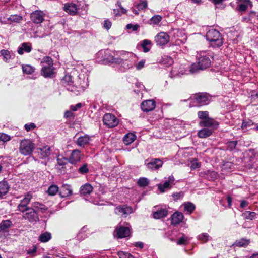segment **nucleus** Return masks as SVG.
Returning <instances> with one entry per match:
<instances>
[{
    "label": "nucleus",
    "mask_w": 258,
    "mask_h": 258,
    "mask_svg": "<svg viewBox=\"0 0 258 258\" xmlns=\"http://www.w3.org/2000/svg\"><path fill=\"white\" fill-rule=\"evenodd\" d=\"M22 68L23 72L26 74H31L35 71V68L34 67L28 64L22 65Z\"/></svg>",
    "instance_id": "nucleus-41"
},
{
    "label": "nucleus",
    "mask_w": 258,
    "mask_h": 258,
    "mask_svg": "<svg viewBox=\"0 0 258 258\" xmlns=\"http://www.w3.org/2000/svg\"><path fill=\"white\" fill-rule=\"evenodd\" d=\"M90 140V137L88 135H85L78 138L77 144L79 146L84 147L89 143Z\"/></svg>",
    "instance_id": "nucleus-30"
},
{
    "label": "nucleus",
    "mask_w": 258,
    "mask_h": 258,
    "mask_svg": "<svg viewBox=\"0 0 258 258\" xmlns=\"http://www.w3.org/2000/svg\"><path fill=\"white\" fill-rule=\"evenodd\" d=\"M67 87V90L70 91L71 92H74V93L78 95L80 92H82L83 91H79V88H78L79 86L77 84L75 86H71V84L69 86H68Z\"/></svg>",
    "instance_id": "nucleus-48"
},
{
    "label": "nucleus",
    "mask_w": 258,
    "mask_h": 258,
    "mask_svg": "<svg viewBox=\"0 0 258 258\" xmlns=\"http://www.w3.org/2000/svg\"><path fill=\"white\" fill-rule=\"evenodd\" d=\"M171 218V224L173 225H176L182 221L184 216L181 212H176L172 215Z\"/></svg>",
    "instance_id": "nucleus-20"
},
{
    "label": "nucleus",
    "mask_w": 258,
    "mask_h": 258,
    "mask_svg": "<svg viewBox=\"0 0 258 258\" xmlns=\"http://www.w3.org/2000/svg\"><path fill=\"white\" fill-rule=\"evenodd\" d=\"M145 63V60H142L136 64V68L137 70H140L144 68Z\"/></svg>",
    "instance_id": "nucleus-63"
},
{
    "label": "nucleus",
    "mask_w": 258,
    "mask_h": 258,
    "mask_svg": "<svg viewBox=\"0 0 258 258\" xmlns=\"http://www.w3.org/2000/svg\"><path fill=\"white\" fill-rule=\"evenodd\" d=\"M168 210L166 209L161 208L153 212V216L156 219L164 218L167 215Z\"/></svg>",
    "instance_id": "nucleus-26"
},
{
    "label": "nucleus",
    "mask_w": 258,
    "mask_h": 258,
    "mask_svg": "<svg viewBox=\"0 0 258 258\" xmlns=\"http://www.w3.org/2000/svg\"><path fill=\"white\" fill-rule=\"evenodd\" d=\"M189 238L186 236L184 234H183L181 237H180L177 241V244L178 245H186L188 243Z\"/></svg>",
    "instance_id": "nucleus-46"
},
{
    "label": "nucleus",
    "mask_w": 258,
    "mask_h": 258,
    "mask_svg": "<svg viewBox=\"0 0 258 258\" xmlns=\"http://www.w3.org/2000/svg\"><path fill=\"white\" fill-rule=\"evenodd\" d=\"M250 243V241L248 239L242 238L239 240H237L234 243V245L238 247H246Z\"/></svg>",
    "instance_id": "nucleus-39"
},
{
    "label": "nucleus",
    "mask_w": 258,
    "mask_h": 258,
    "mask_svg": "<svg viewBox=\"0 0 258 258\" xmlns=\"http://www.w3.org/2000/svg\"><path fill=\"white\" fill-rule=\"evenodd\" d=\"M31 208L33 209L37 213L38 212L44 213L47 210V209L44 205L39 202L32 203Z\"/></svg>",
    "instance_id": "nucleus-24"
},
{
    "label": "nucleus",
    "mask_w": 258,
    "mask_h": 258,
    "mask_svg": "<svg viewBox=\"0 0 258 258\" xmlns=\"http://www.w3.org/2000/svg\"><path fill=\"white\" fill-rule=\"evenodd\" d=\"M190 107L201 106L208 104L210 100L207 95L199 93L192 96L190 98Z\"/></svg>",
    "instance_id": "nucleus-3"
},
{
    "label": "nucleus",
    "mask_w": 258,
    "mask_h": 258,
    "mask_svg": "<svg viewBox=\"0 0 258 258\" xmlns=\"http://www.w3.org/2000/svg\"><path fill=\"white\" fill-rule=\"evenodd\" d=\"M89 171V169L87 167V164H84L83 166H81L78 169V172L82 174H86L88 173Z\"/></svg>",
    "instance_id": "nucleus-57"
},
{
    "label": "nucleus",
    "mask_w": 258,
    "mask_h": 258,
    "mask_svg": "<svg viewBox=\"0 0 258 258\" xmlns=\"http://www.w3.org/2000/svg\"><path fill=\"white\" fill-rule=\"evenodd\" d=\"M198 239L203 242H206L210 239V236L206 233H203L198 236Z\"/></svg>",
    "instance_id": "nucleus-54"
},
{
    "label": "nucleus",
    "mask_w": 258,
    "mask_h": 258,
    "mask_svg": "<svg viewBox=\"0 0 258 258\" xmlns=\"http://www.w3.org/2000/svg\"><path fill=\"white\" fill-rule=\"evenodd\" d=\"M22 217L31 223L35 222L39 220L38 214L31 208L25 211V212L23 213Z\"/></svg>",
    "instance_id": "nucleus-8"
},
{
    "label": "nucleus",
    "mask_w": 258,
    "mask_h": 258,
    "mask_svg": "<svg viewBox=\"0 0 258 258\" xmlns=\"http://www.w3.org/2000/svg\"><path fill=\"white\" fill-rule=\"evenodd\" d=\"M72 194V190L71 186L69 185H63L60 190V195L62 197H66Z\"/></svg>",
    "instance_id": "nucleus-28"
},
{
    "label": "nucleus",
    "mask_w": 258,
    "mask_h": 258,
    "mask_svg": "<svg viewBox=\"0 0 258 258\" xmlns=\"http://www.w3.org/2000/svg\"><path fill=\"white\" fill-rule=\"evenodd\" d=\"M57 163L60 166L65 165L68 162H69V159L67 158L64 157L62 155H59L57 158Z\"/></svg>",
    "instance_id": "nucleus-51"
},
{
    "label": "nucleus",
    "mask_w": 258,
    "mask_h": 258,
    "mask_svg": "<svg viewBox=\"0 0 258 258\" xmlns=\"http://www.w3.org/2000/svg\"><path fill=\"white\" fill-rule=\"evenodd\" d=\"M141 45L143 49V51L147 52L149 51L151 48V42L149 40L145 39L141 42Z\"/></svg>",
    "instance_id": "nucleus-36"
},
{
    "label": "nucleus",
    "mask_w": 258,
    "mask_h": 258,
    "mask_svg": "<svg viewBox=\"0 0 258 258\" xmlns=\"http://www.w3.org/2000/svg\"><path fill=\"white\" fill-rule=\"evenodd\" d=\"M93 188L91 184L86 183L80 187V192L82 196L90 195L93 191Z\"/></svg>",
    "instance_id": "nucleus-25"
},
{
    "label": "nucleus",
    "mask_w": 258,
    "mask_h": 258,
    "mask_svg": "<svg viewBox=\"0 0 258 258\" xmlns=\"http://www.w3.org/2000/svg\"><path fill=\"white\" fill-rule=\"evenodd\" d=\"M172 196L174 201H177L178 200L181 199L183 197L184 192L182 191H180L179 192H175V193L173 194Z\"/></svg>",
    "instance_id": "nucleus-58"
},
{
    "label": "nucleus",
    "mask_w": 258,
    "mask_h": 258,
    "mask_svg": "<svg viewBox=\"0 0 258 258\" xmlns=\"http://www.w3.org/2000/svg\"><path fill=\"white\" fill-rule=\"evenodd\" d=\"M169 36L164 32H160L155 37V41L157 45L163 46L167 44L169 41Z\"/></svg>",
    "instance_id": "nucleus-10"
},
{
    "label": "nucleus",
    "mask_w": 258,
    "mask_h": 258,
    "mask_svg": "<svg viewBox=\"0 0 258 258\" xmlns=\"http://www.w3.org/2000/svg\"><path fill=\"white\" fill-rule=\"evenodd\" d=\"M11 139V137L8 134L0 133V141L6 142L10 141Z\"/></svg>",
    "instance_id": "nucleus-56"
},
{
    "label": "nucleus",
    "mask_w": 258,
    "mask_h": 258,
    "mask_svg": "<svg viewBox=\"0 0 258 258\" xmlns=\"http://www.w3.org/2000/svg\"><path fill=\"white\" fill-rule=\"evenodd\" d=\"M32 198V196L30 194H27L25 195L23 199L21 200L20 203L18 204L17 210L22 213H24L27 209L30 208V207H28V205L30 202Z\"/></svg>",
    "instance_id": "nucleus-9"
},
{
    "label": "nucleus",
    "mask_w": 258,
    "mask_h": 258,
    "mask_svg": "<svg viewBox=\"0 0 258 258\" xmlns=\"http://www.w3.org/2000/svg\"><path fill=\"white\" fill-rule=\"evenodd\" d=\"M206 39L212 47H220L223 43V39L219 31L210 28L206 35Z\"/></svg>",
    "instance_id": "nucleus-2"
},
{
    "label": "nucleus",
    "mask_w": 258,
    "mask_h": 258,
    "mask_svg": "<svg viewBox=\"0 0 258 258\" xmlns=\"http://www.w3.org/2000/svg\"><path fill=\"white\" fill-rule=\"evenodd\" d=\"M162 17L159 15H155L150 19V23L152 25H157L162 20Z\"/></svg>",
    "instance_id": "nucleus-44"
},
{
    "label": "nucleus",
    "mask_w": 258,
    "mask_h": 258,
    "mask_svg": "<svg viewBox=\"0 0 258 258\" xmlns=\"http://www.w3.org/2000/svg\"><path fill=\"white\" fill-rule=\"evenodd\" d=\"M200 163L198 162L197 160L193 159L190 161V167L191 169H195L200 167Z\"/></svg>",
    "instance_id": "nucleus-59"
},
{
    "label": "nucleus",
    "mask_w": 258,
    "mask_h": 258,
    "mask_svg": "<svg viewBox=\"0 0 258 258\" xmlns=\"http://www.w3.org/2000/svg\"><path fill=\"white\" fill-rule=\"evenodd\" d=\"M0 20L4 23H19L22 20V17L18 15H12L7 18V20H4L3 21L2 18H0Z\"/></svg>",
    "instance_id": "nucleus-22"
},
{
    "label": "nucleus",
    "mask_w": 258,
    "mask_h": 258,
    "mask_svg": "<svg viewBox=\"0 0 258 258\" xmlns=\"http://www.w3.org/2000/svg\"><path fill=\"white\" fill-rule=\"evenodd\" d=\"M252 124L253 122L252 120L249 119L244 120L241 125V128L244 131H246L249 127L252 125Z\"/></svg>",
    "instance_id": "nucleus-47"
},
{
    "label": "nucleus",
    "mask_w": 258,
    "mask_h": 258,
    "mask_svg": "<svg viewBox=\"0 0 258 258\" xmlns=\"http://www.w3.org/2000/svg\"><path fill=\"white\" fill-rule=\"evenodd\" d=\"M114 235L118 238L128 237L130 235V229L126 227H117L114 231Z\"/></svg>",
    "instance_id": "nucleus-15"
},
{
    "label": "nucleus",
    "mask_w": 258,
    "mask_h": 258,
    "mask_svg": "<svg viewBox=\"0 0 258 258\" xmlns=\"http://www.w3.org/2000/svg\"><path fill=\"white\" fill-rule=\"evenodd\" d=\"M175 184V179L173 176L164 178V181L157 185L158 189L161 193H163L170 189Z\"/></svg>",
    "instance_id": "nucleus-6"
},
{
    "label": "nucleus",
    "mask_w": 258,
    "mask_h": 258,
    "mask_svg": "<svg viewBox=\"0 0 258 258\" xmlns=\"http://www.w3.org/2000/svg\"><path fill=\"white\" fill-rule=\"evenodd\" d=\"M34 144L30 140L21 141L19 147L20 152L24 155H29L32 152Z\"/></svg>",
    "instance_id": "nucleus-5"
},
{
    "label": "nucleus",
    "mask_w": 258,
    "mask_h": 258,
    "mask_svg": "<svg viewBox=\"0 0 258 258\" xmlns=\"http://www.w3.org/2000/svg\"><path fill=\"white\" fill-rule=\"evenodd\" d=\"M41 64L42 67H49L53 66V61L52 59L49 56H45L43 57L41 61Z\"/></svg>",
    "instance_id": "nucleus-34"
},
{
    "label": "nucleus",
    "mask_w": 258,
    "mask_h": 258,
    "mask_svg": "<svg viewBox=\"0 0 258 258\" xmlns=\"http://www.w3.org/2000/svg\"><path fill=\"white\" fill-rule=\"evenodd\" d=\"M213 131L212 128H204L198 132V136L201 138H207L212 135Z\"/></svg>",
    "instance_id": "nucleus-29"
},
{
    "label": "nucleus",
    "mask_w": 258,
    "mask_h": 258,
    "mask_svg": "<svg viewBox=\"0 0 258 258\" xmlns=\"http://www.w3.org/2000/svg\"><path fill=\"white\" fill-rule=\"evenodd\" d=\"M199 125L201 127H208V128L213 130L217 126L218 123L213 119L209 117L206 119L201 120L199 123Z\"/></svg>",
    "instance_id": "nucleus-17"
},
{
    "label": "nucleus",
    "mask_w": 258,
    "mask_h": 258,
    "mask_svg": "<svg viewBox=\"0 0 258 258\" xmlns=\"http://www.w3.org/2000/svg\"><path fill=\"white\" fill-rule=\"evenodd\" d=\"M77 84L79 86V91H84L88 86V78L87 75L80 74L78 76Z\"/></svg>",
    "instance_id": "nucleus-12"
},
{
    "label": "nucleus",
    "mask_w": 258,
    "mask_h": 258,
    "mask_svg": "<svg viewBox=\"0 0 258 258\" xmlns=\"http://www.w3.org/2000/svg\"><path fill=\"white\" fill-rule=\"evenodd\" d=\"M63 10L71 15H75L78 10L77 7L74 3H67L64 5Z\"/></svg>",
    "instance_id": "nucleus-21"
},
{
    "label": "nucleus",
    "mask_w": 258,
    "mask_h": 258,
    "mask_svg": "<svg viewBox=\"0 0 258 258\" xmlns=\"http://www.w3.org/2000/svg\"><path fill=\"white\" fill-rule=\"evenodd\" d=\"M136 139V135L133 133H128L126 134L123 139L124 143L125 145H129L133 143Z\"/></svg>",
    "instance_id": "nucleus-33"
},
{
    "label": "nucleus",
    "mask_w": 258,
    "mask_h": 258,
    "mask_svg": "<svg viewBox=\"0 0 258 258\" xmlns=\"http://www.w3.org/2000/svg\"><path fill=\"white\" fill-rule=\"evenodd\" d=\"M32 50V45L31 44L28 43H23L21 44V46L19 47L18 50V53L22 55L24 53V51H25L26 53H29Z\"/></svg>",
    "instance_id": "nucleus-23"
},
{
    "label": "nucleus",
    "mask_w": 258,
    "mask_h": 258,
    "mask_svg": "<svg viewBox=\"0 0 258 258\" xmlns=\"http://www.w3.org/2000/svg\"><path fill=\"white\" fill-rule=\"evenodd\" d=\"M24 126L27 131H29L30 130L35 128L36 125L34 123H31L30 124H26Z\"/></svg>",
    "instance_id": "nucleus-64"
},
{
    "label": "nucleus",
    "mask_w": 258,
    "mask_h": 258,
    "mask_svg": "<svg viewBox=\"0 0 258 258\" xmlns=\"http://www.w3.org/2000/svg\"><path fill=\"white\" fill-rule=\"evenodd\" d=\"M51 238V235L50 233L46 232L41 234L39 237V240L41 242H47Z\"/></svg>",
    "instance_id": "nucleus-38"
},
{
    "label": "nucleus",
    "mask_w": 258,
    "mask_h": 258,
    "mask_svg": "<svg viewBox=\"0 0 258 258\" xmlns=\"http://www.w3.org/2000/svg\"><path fill=\"white\" fill-rule=\"evenodd\" d=\"M117 255L119 258H134L130 253L122 251L118 252Z\"/></svg>",
    "instance_id": "nucleus-55"
},
{
    "label": "nucleus",
    "mask_w": 258,
    "mask_h": 258,
    "mask_svg": "<svg viewBox=\"0 0 258 258\" xmlns=\"http://www.w3.org/2000/svg\"><path fill=\"white\" fill-rule=\"evenodd\" d=\"M145 164L149 169L151 170H158L162 167L163 165V162L159 159L154 158L151 160H146Z\"/></svg>",
    "instance_id": "nucleus-11"
},
{
    "label": "nucleus",
    "mask_w": 258,
    "mask_h": 258,
    "mask_svg": "<svg viewBox=\"0 0 258 258\" xmlns=\"http://www.w3.org/2000/svg\"><path fill=\"white\" fill-rule=\"evenodd\" d=\"M198 61L199 67L201 70L209 68L211 64L210 56L205 51L198 53L196 56Z\"/></svg>",
    "instance_id": "nucleus-4"
},
{
    "label": "nucleus",
    "mask_w": 258,
    "mask_h": 258,
    "mask_svg": "<svg viewBox=\"0 0 258 258\" xmlns=\"http://www.w3.org/2000/svg\"><path fill=\"white\" fill-rule=\"evenodd\" d=\"M41 74L44 77H51L54 74V67L49 66V67H42Z\"/></svg>",
    "instance_id": "nucleus-27"
},
{
    "label": "nucleus",
    "mask_w": 258,
    "mask_h": 258,
    "mask_svg": "<svg viewBox=\"0 0 258 258\" xmlns=\"http://www.w3.org/2000/svg\"><path fill=\"white\" fill-rule=\"evenodd\" d=\"M9 185L7 182H0V198H3L9 190Z\"/></svg>",
    "instance_id": "nucleus-32"
},
{
    "label": "nucleus",
    "mask_w": 258,
    "mask_h": 258,
    "mask_svg": "<svg viewBox=\"0 0 258 258\" xmlns=\"http://www.w3.org/2000/svg\"><path fill=\"white\" fill-rule=\"evenodd\" d=\"M138 185L141 187L147 186L149 183V180L145 177L140 178L137 182Z\"/></svg>",
    "instance_id": "nucleus-49"
},
{
    "label": "nucleus",
    "mask_w": 258,
    "mask_h": 258,
    "mask_svg": "<svg viewBox=\"0 0 258 258\" xmlns=\"http://www.w3.org/2000/svg\"><path fill=\"white\" fill-rule=\"evenodd\" d=\"M45 13L40 10L33 12L30 15L31 21L36 24H40L44 20Z\"/></svg>",
    "instance_id": "nucleus-14"
},
{
    "label": "nucleus",
    "mask_w": 258,
    "mask_h": 258,
    "mask_svg": "<svg viewBox=\"0 0 258 258\" xmlns=\"http://www.w3.org/2000/svg\"><path fill=\"white\" fill-rule=\"evenodd\" d=\"M12 225V222L10 220L3 221L0 224V229L2 231H6L7 229L10 228Z\"/></svg>",
    "instance_id": "nucleus-40"
},
{
    "label": "nucleus",
    "mask_w": 258,
    "mask_h": 258,
    "mask_svg": "<svg viewBox=\"0 0 258 258\" xmlns=\"http://www.w3.org/2000/svg\"><path fill=\"white\" fill-rule=\"evenodd\" d=\"M103 121L105 125L109 128L117 126L118 124V119L111 113H106L103 117Z\"/></svg>",
    "instance_id": "nucleus-7"
},
{
    "label": "nucleus",
    "mask_w": 258,
    "mask_h": 258,
    "mask_svg": "<svg viewBox=\"0 0 258 258\" xmlns=\"http://www.w3.org/2000/svg\"><path fill=\"white\" fill-rule=\"evenodd\" d=\"M197 115L198 117L202 120L209 118V112L207 111H198Z\"/></svg>",
    "instance_id": "nucleus-52"
},
{
    "label": "nucleus",
    "mask_w": 258,
    "mask_h": 258,
    "mask_svg": "<svg viewBox=\"0 0 258 258\" xmlns=\"http://www.w3.org/2000/svg\"><path fill=\"white\" fill-rule=\"evenodd\" d=\"M242 216L245 219L252 220L256 216V213L254 212L245 211L242 213Z\"/></svg>",
    "instance_id": "nucleus-42"
},
{
    "label": "nucleus",
    "mask_w": 258,
    "mask_h": 258,
    "mask_svg": "<svg viewBox=\"0 0 258 258\" xmlns=\"http://www.w3.org/2000/svg\"><path fill=\"white\" fill-rule=\"evenodd\" d=\"M81 152L79 150L72 151L70 156L69 158V162L72 164H76L80 161Z\"/></svg>",
    "instance_id": "nucleus-18"
},
{
    "label": "nucleus",
    "mask_w": 258,
    "mask_h": 258,
    "mask_svg": "<svg viewBox=\"0 0 258 258\" xmlns=\"http://www.w3.org/2000/svg\"><path fill=\"white\" fill-rule=\"evenodd\" d=\"M236 10L241 13L246 11L248 8H252V4L250 0H236Z\"/></svg>",
    "instance_id": "nucleus-13"
},
{
    "label": "nucleus",
    "mask_w": 258,
    "mask_h": 258,
    "mask_svg": "<svg viewBox=\"0 0 258 258\" xmlns=\"http://www.w3.org/2000/svg\"><path fill=\"white\" fill-rule=\"evenodd\" d=\"M133 212V209L131 206H123L117 207L115 209V213L120 215H126Z\"/></svg>",
    "instance_id": "nucleus-19"
},
{
    "label": "nucleus",
    "mask_w": 258,
    "mask_h": 258,
    "mask_svg": "<svg viewBox=\"0 0 258 258\" xmlns=\"http://www.w3.org/2000/svg\"><path fill=\"white\" fill-rule=\"evenodd\" d=\"M237 142L236 141H229L227 143L228 148L230 150H233L237 145Z\"/></svg>",
    "instance_id": "nucleus-61"
},
{
    "label": "nucleus",
    "mask_w": 258,
    "mask_h": 258,
    "mask_svg": "<svg viewBox=\"0 0 258 258\" xmlns=\"http://www.w3.org/2000/svg\"><path fill=\"white\" fill-rule=\"evenodd\" d=\"M87 228L84 226L81 230L78 232L77 237L79 240H82L88 236V233H86Z\"/></svg>",
    "instance_id": "nucleus-37"
},
{
    "label": "nucleus",
    "mask_w": 258,
    "mask_h": 258,
    "mask_svg": "<svg viewBox=\"0 0 258 258\" xmlns=\"http://www.w3.org/2000/svg\"><path fill=\"white\" fill-rule=\"evenodd\" d=\"M58 191V187L55 185H51L47 190V192L49 195L54 196Z\"/></svg>",
    "instance_id": "nucleus-45"
},
{
    "label": "nucleus",
    "mask_w": 258,
    "mask_h": 258,
    "mask_svg": "<svg viewBox=\"0 0 258 258\" xmlns=\"http://www.w3.org/2000/svg\"><path fill=\"white\" fill-rule=\"evenodd\" d=\"M156 106L155 102L153 100H147L142 102L141 107L144 112H149L153 110Z\"/></svg>",
    "instance_id": "nucleus-16"
},
{
    "label": "nucleus",
    "mask_w": 258,
    "mask_h": 258,
    "mask_svg": "<svg viewBox=\"0 0 258 258\" xmlns=\"http://www.w3.org/2000/svg\"><path fill=\"white\" fill-rule=\"evenodd\" d=\"M39 156L40 158L44 159L48 157L50 154V148L46 146L40 149Z\"/></svg>",
    "instance_id": "nucleus-35"
},
{
    "label": "nucleus",
    "mask_w": 258,
    "mask_h": 258,
    "mask_svg": "<svg viewBox=\"0 0 258 258\" xmlns=\"http://www.w3.org/2000/svg\"><path fill=\"white\" fill-rule=\"evenodd\" d=\"M112 26V23L108 19L104 20L103 23V28L107 30H109Z\"/></svg>",
    "instance_id": "nucleus-62"
},
{
    "label": "nucleus",
    "mask_w": 258,
    "mask_h": 258,
    "mask_svg": "<svg viewBox=\"0 0 258 258\" xmlns=\"http://www.w3.org/2000/svg\"><path fill=\"white\" fill-rule=\"evenodd\" d=\"M103 61L105 64L122 63L126 68H132L135 63L136 56L132 53L125 51H118L112 53L109 50L103 51Z\"/></svg>",
    "instance_id": "nucleus-1"
},
{
    "label": "nucleus",
    "mask_w": 258,
    "mask_h": 258,
    "mask_svg": "<svg viewBox=\"0 0 258 258\" xmlns=\"http://www.w3.org/2000/svg\"><path fill=\"white\" fill-rule=\"evenodd\" d=\"M147 7V2L146 1H141L136 5V8L138 11H142L146 9Z\"/></svg>",
    "instance_id": "nucleus-53"
},
{
    "label": "nucleus",
    "mask_w": 258,
    "mask_h": 258,
    "mask_svg": "<svg viewBox=\"0 0 258 258\" xmlns=\"http://www.w3.org/2000/svg\"><path fill=\"white\" fill-rule=\"evenodd\" d=\"M200 70H201V69L199 67L198 63L197 64H196V63L192 64L190 66V69H189L190 72L192 73L197 72Z\"/></svg>",
    "instance_id": "nucleus-60"
},
{
    "label": "nucleus",
    "mask_w": 258,
    "mask_h": 258,
    "mask_svg": "<svg viewBox=\"0 0 258 258\" xmlns=\"http://www.w3.org/2000/svg\"><path fill=\"white\" fill-rule=\"evenodd\" d=\"M62 83L66 86H69L72 83V77L71 75H66L62 80Z\"/></svg>",
    "instance_id": "nucleus-50"
},
{
    "label": "nucleus",
    "mask_w": 258,
    "mask_h": 258,
    "mask_svg": "<svg viewBox=\"0 0 258 258\" xmlns=\"http://www.w3.org/2000/svg\"><path fill=\"white\" fill-rule=\"evenodd\" d=\"M182 206L184 207V212L189 214H191L196 208L195 205L190 202H184Z\"/></svg>",
    "instance_id": "nucleus-31"
},
{
    "label": "nucleus",
    "mask_w": 258,
    "mask_h": 258,
    "mask_svg": "<svg viewBox=\"0 0 258 258\" xmlns=\"http://www.w3.org/2000/svg\"><path fill=\"white\" fill-rule=\"evenodd\" d=\"M1 55L3 56V60L5 62H8L11 59L12 55L10 52L8 50H2L0 51Z\"/></svg>",
    "instance_id": "nucleus-43"
}]
</instances>
